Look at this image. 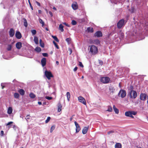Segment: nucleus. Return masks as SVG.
I'll list each match as a JSON object with an SVG mask.
<instances>
[{
	"instance_id": "30",
	"label": "nucleus",
	"mask_w": 148,
	"mask_h": 148,
	"mask_svg": "<svg viewBox=\"0 0 148 148\" xmlns=\"http://www.w3.org/2000/svg\"><path fill=\"white\" fill-rule=\"evenodd\" d=\"M39 42L40 46L42 47H44V44L42 42V40L41 39L40 40Z\"/></svg>"
},
{
	"instance_id": "31",
	"label": "nucleus",
	"mask_w": 148,
	"mask_h": 148,
	"mask_svg": "<svg viewBox=\"0 0 148 148\" xmlns=\"http://www.w3.org/2000/svg\"><path fill=\"white\" fill-rule=\"evenodd\" d=\"M39 22L41 24L42 26L43 27L45 23L43 20L41 18H39Z\"/></svg>"
},
{
	"instance_id": "15",
	"label": "nucleus",
	"mask_w": 148,
	"mask_h": 148,
	"mask_svg": "<svg viewBox=\"0 0 148 148\" xmlns=\"http://www.w3.org/2000/svg\"><path fill=\"white\" fill-rule=\"evenodd\" d=\"M95 36L99 37L102 36V34L100 31H98L95 33Z\"/></svg>"
},
{
	"instance_id": "8",
	"label": "nucleus",
	"mask_w": 148,
	"mask_h": 148,
	"mask_svg": "<svg viewBox=\"0 0 148 148\" xmlns=\"http://www.w3.org/2000/svg\"><path fill=\"white\" fill-rule=\"evenodd\" d=\"M78 99L79 102L85 105H86V100L82 96H79L78 97Z\"/></svg>"
},
{
	"instance_id": "43",
	"label": "nucleus",
	"mask_w": 148,
	"mask_h": 148,
	"mask_svg": "<svg viewBox=\"0 0 148 148\" xmlns=\"http://www.w3.org/2000/svg\"><path fill=\"white\" fill-rule=\"evenodd\" d=\"M66 40L69 44L70 43L71 39L70 38H67L66 39Z\"/></svg>"
},
{
	"instance_id": "2",
	"label": "nucleus",
	"mask_w": 148,
	"mask_h": 148,
	"mask_svg": "<svg viewBox=\"0 0 148 148\" xmlns=\"http://www.w3.org/2000/svg\"><path fill=\"white\" fill-rule=\"evenodd\" d=\"M129 95L131 98L135 99L137 96V93L135 91L131 90L129 92Z\"/></svg>"
},
{
	"instance_id": "16",
	"label": "nucleus",
	"mask_w": 148,
	"mask_h": 148,
	"mask_svg": "<svg viewBox=\"0 0 148 148\" xmlns=\"http://www.w3.org/2000/svg\"><path fill=\"white\" fill-rule=\"evenodd\" d=\"M14 33L15 32L14 30L12 28L9 31V34L10 36L11 37H13L14 34Z\"/></svg>"
},
{
	"instance_id": "1",
	"label": "nucleus",
	"mask_w": 148,
	"mask_h": 148,
	"mask_svg": "<svg viewBox=\"0 0 148 148\" xmlns=\"http://www.w3.org/2000/svg\"><path fill=\"white\" fill-rule=\"evenodd\" d=\"M133 27H135V29H136L137 31L138 30H140L141 28L143 27L145 29H146L147 30H148V23H145V24L143 23H139L138 22L136 21L134 23Z\"/></svg>"
},
{
	"instance_id": "19",
	"label": "nucleus",
	"mask_w": 148,
	"mask_h": 148,
	"mask_svg": "<svg viewBox=\"0 0 148 148\" xmlns=\"http://www.w3.org/2000/svg\"><path fill=\"white\" fill-rule=\"evenodd\" d=\"M88 129V127H85L82 130V133L84 134H85L87 132Z\"/></svg>"
},
{
	"instance_id": "5",
	"label": "nucleus",
	"mask_w": 148,
	"mask_h": 148,
	"mask_svg": "<svg viewBox=\"0 0 148 148\" xmlns=\"http://www.w3.org/2000/svg\"><path fill=\"white\" fill-rule=\"evenodd\" d=\"M45 75L47 78L49 80L51 79V77H53V76L51 72L47 71H45Z\"/></svg>"
},
{
	"instance_id": "24",
	"label": "nucleus",
	"mask_w": 148,
	"mask_h": 148,
	"mask_svg": "<svg viewBox=\"0 0 148 148\" xmlns=\"http://www.w3.org/2000/svg\"><path fill=\"white\" fill-rule=\"evenodd\" d=\"M34 41L36 44H38V40L37 37L35 36L34 37Z\"/></svg>"
},
{
	"instance_id": "3",
	"label": "nucleus",
	"mask_w": 148,
	"mask_h": 148,
	"mask_svg": "<svg viewBox=\"0 0 148 148\" xmlns=\"http://www.w3.org/2000/svg\"><path fill=\"white\" fill-rule=\"evenodd\" d=\"M90 51L92 54H95L97 53L98 49L96 46L94 45H92L90 48Z\"/></svg>"
},
{
	"instance_id": "59",
	"label": "nucleus",
	"mask_w": 148,
	"mask_h": 148,
	"mask_svg": "<svg viewBox=\"0 0 148 148\" xmlns=\"http://www.w3.org/2000/svg\"><path fill=\"white\" fill-rule=\"evenodd\" d=\"M99 64L101 65H102L103 64V62L101 60H99Z\"/></svg>"
},
{
	"instance_id": "20",
	"label": "nucleus",
	"mask_w": 148,
	"mask_h": 148,
	"mask_svg": "<svg viewBox=\"0 0 148 148\" xmlns=\"http://www.w3.org/2000/svg\"><path fill=\"white\" fill-rule=\"evenodd\" d=\"M12 109L11 107H9L8 108L7 113L8 114H11L12 112Z\"/></svg>"
},
{
	"instance_id": "52",
	"label": "nucleus",
	"mask_w": 148,
	"mask_h": 148,
	"mask_svg": "<svg viewBox=\"0 0 148 148\" xmlns=\"http://www.w3.org/2000/svg\"><path fill=\"white\" fill-rule=\"evenodd\" d=\"M30 117L29 115H27L26 116V118H25V119L27 121V120L28 119H29Z\"/></svg>"
},
{
	"instance_id": "12",
	"label": "nucleus",
	"mask_w": 148,
	"mask_h": 148,
	"mask_svg": "<svg viewBox=\"0 0 148 148\" xmlns=\"http://www.w3.org/2000/svg\"><path fill=\"white\" fill-rule=\"evenodd\" d=\"M125 115L126 116H129L133 118H134V116L132 115L131 111L126 112L125 113Z\"/></svg>"
},
{
	"instance_id": "46",
	"label": "nucleus",
	"mask_w": 148,
	"mask_h": 148,
	"mask_svg": "<svg viewBox=\"0 0 148 148\" xmlns=\"http://www.w3.org/2000/svg\"><path fill=\"white\" fill-rule=\"evenodd\" d=\"M6 83H2L1 84V86L2 87V89H3L4 87L5 86V85Z\"/></svg>"
},
{
	"instance_id": "17",
	"label": "nucleus",
	"mask_w": 148,
	"mask_h": 148,
	"mask_svg": "<svg viewBox=\"0 0 148 148\" xmlns=\"http://www.w3.org/2000/svg\"><path fill=\"white\" fill-rule=\"evenodd\" d=\"M22 43L20 42H17L16 44V48L18 49H20L22 47Z\"/></svg>"
},
{
	"instance_id": "32",
	"label": "nucleus",
	"mask_w": 148,
	"mask_h": 148,
	"mask_svg": "<svg viewBox=\"0 0 148 148\" xmlns=\"http://www.w3.org/2000/svg\"><path fill=\"white\" fill-rule=\"evenodd\" d=\"M35 51L37 52H40L41 51V48L39 47H37L35 49Z\"/></svg>"
},
{
	"instance_id": "49",
	"label": "nucleus",
	"mask_w": 148,
	"mask_h": 148,
	"mask_svg": "<svg viewBox=\"0 0 148 148\" xmlns=\"http://www.w3.org/2000/svg\"><path fill=\"white\" fill-rule=\"evenodd\" d=\"M42 55L44 57H47L48 56V54L46 53H42Z\"/></svg>"
},
{
	"instance_id": "39",
	"label": "nucleus",
	"mask_w": 148,
	"mask_h": 148,
	"mask_svg": "<svg viewBox=\"0 0 148 148\" xmlns=\"http://www.w3.org/2000/svg\"><path fill=\"white\" fill-rule=\"evenodd\" d=\"M55 127L54 125H53L51 126L50 129V132H52L54 130Z\"/></svg>"
},
{
	"instance_id": "51",
	"label": "nucleus",
	"mask_w": 148,
	"mask_h": 148,
	"mask_svg": "<svg viewBox=\"0 0 148 148\" xmlns=\"http://www.w3.org/2000/svg\"><path fill=\"white\" fill-rule=\"evenodd\" d=\"M28 2H29V4L30 6V7H31V8L32 9V10H33V8L32 7V5H31V4L30 2V1H29V0H28Z\"/></svg>"
},
{
	"instance_id": "62",
	"label": "nucleus",
	"mask_w": 148,
	"mask_h": 148,
	"mask_svg": "<svg viewBox=\"0 0 148 148\" xmlns=\"http://www.w3.org/2000/svg\"><path fill=\"white\" fill-rule=\"evenodd\" d=\"M121 38H123V37H124V34H122L121 35Z\"/></svg>"
},
{
	"instance_id": "28",
	"label": "nucleus",
	"mask_w": 148,
	"mask_h": 148,
	"mask_svg": "<svg viewBox=\"0 0 148 148\" xmlns=\"http://www.w3.org/2000/svg\"><path fill=\"white\" fill-rule=\"evenodd\" d=\"M66 97H67V100L69 101L70 100V98L71 95L70 93L69 92H67L66 93Z\"/></svg>"
},
{
	"instance_id": "44",
	"label": "nucleus",
	"mask_w": 148,
	"mask_h": 148,
	"mask_svg": "<svg viewBox=\"0 0 148 148\" xmlns=\"http://www.w3.org/2000/svg\"><path fill=\"white\" fill-rule=\"evenodd\" d=\"M76 22L75 20H73L72 21L71 23L73 25H75L76 24Z\"/></svg>"
},
{
	"instance_id": "40",
	"label": "nucleus",
	"mask_w": 148,
	"mask_h": 148,
	"mask_svg": "<svg viewBox=\"0 0 148 148\" xmlns=\"http://www.w3.org/2000/svg\"><path fill=\"white\" fill-rule=\"evenodd\" d=\"M112 111V109L110 106H108V109L107 110V111L110 112H111Z\"/></svg>"
},
{
	"instance_id": "9",
	"label": "nucleus",
	"mask_w": 148,
	"mask_h": 148,
	"mask_svg": "<svg viewBox=\"0 0 148 148\" xmlns=\"http://www.w3.org/2000/svg\"><path fill=\"white\" fill-rule=\"evenodd\" d=\"M74 123L76 127V133H77L79 131L80 128L79 124L76 121H75Z\"/></svg>"
},
{
	"instance_id": "11",
	"label": "nucleus",
	"mask_w": 148,
	"mask_h": 148,
	"mask_svg": "<svg viewBox=\"0 0 148 148\" xmlns=\"http://www.w3.org/2000/svg\"><path fill=\"white\" fill-rule=\"evenodd\" d=\"M147 97V95L145 94L141 93L140 96V99L142 100H145Z\"/></svg>"
},
{
	"instance_id": "58",
	"label": "nucleus",
	"mask_w": 148,
	"mask_h": 148,
	"mask_svg": "<svg viewBox=\"0 0 148 148\" xmlns=\"http://www.w3.org/2000/svg\"><path fill=\"white\" fill-rule=\"evenodd\" d=\"M49 13L51 16H53V14L51 12L49 11Z\"/></svg>"
},
{
	"instance_id": "55",
	"label": "nucleus",
	"mask_w": 148,
	"mask_h": 148,
	"mask_svg": "<svg viewBox=\"0 0 148 148\" xmlns=\"http://www.w3.org/2000/svg\"><path fill=\"white\" fill-rule=\"evenodd\" d=\"M69 51H70V54H71V53H72V49H70V48H69Z\"/></svg>"
},
{
	"instance_id": "57",
	"label": "nucleus",
	"mask_w": 148,
	"mask_h": 148,
	"mask_svg": "<svg viewBox=\"0 0 148 148\" xmlns=\"http://www.w3.org/2000/svg\"><path fill=\"white\" fill-rule=\"evenodd\" d=\"M77 69V67H75L73 69V71H76Z\"/></svg>"
},
{
	"instance_id": "63",
	"label": "nucleus",
	"mask_w": 148,
	"mask_h": 148,
	"mask_svg": "<svg viewBox=\"0 0 148 148\" xmlns=\"http://www.w3.org/2000/svg\"><path fill=\"white\" fill-rule=\"evenodd\" d=\"M38 104L39 105H41L42 104V103L41 102H40V101H39L38 102Z\"/></svg>"
},
{
	"instance_id": "29",
	"label": "nucleus",
	"mask_w": 148,
	"mask_h": 148,
	"mask_svg": "<svg viewBox=\"0 0 148 148\" xmlns=\"http://www.w3.org/2000/svg\"><path fill=\"white\" fill-rule=\"evenodd\" d=\"M18 92L20 94L22 95H24L25 94V91L22 89H20Z\"/></svg>"
},
{
	"instance_id": "27",
	"label": "nucleus",
	"mask_w": 148,
	"mask_h": 148,
	"mask_svg": "<svg viewBox=\"0 0 148 148\" xmlns=\"http://www.w3.org/2000/svg\"><path fill=\"white\" fill-rule=\"evenodd\" d=\"M59 29L60 30L61 32H63L64 31L63 26H62V24H60L59 26Z\"/></svg>"
},
{
	"instance_id": "64",
	"label": "nucleus",
	"mask_w": 148,
	"mask_h": 148,
	"mask_svg": "<svg viewBox=\"0 0 148 148\" xmlns=\"http://www.w3.org/2000/svg\"><path fill=\"white\" fill-rule=\"evenodd\" d=\"M38 13L39 14H41L42 12L40 10H39L38 11Z\"/></svg>"
},
{
	"instance_id": "18",
	"label": "nucleus",
	"mask_w": 148,
	"mask_h": 148,
	"mask_svg": "<svg viewBox=\"0 0 148 148\" xmlns=\"http://www.w3.org/2000/svg\"><path fill=\"white\" fill-rule=\"evenodd\" d=\"M109 92L110 94H113L115 92V89L114 87L110 86L109 88Z\"/></svg>"
},
{
	"instance_id": "26",
	"label": "nucleus",
	"mask_w": 148,
	"mask_h": 148,
	"mask_svg": "<svg viewBox=\"0 0 148 148\" xmlns=\"http://www.w3.org/2000/svg\"><path fill=\"white\" fill-rule=\"evenodd\" d=\"M93 43L95 44L98 45L100 44V41L98 39H95L94 40Z\"/></svg>"
},
{
	"instance_id": "48",
	"label": "nucleus",
	"mask_w": 148,
	"mask_h": 148,
	"mask_svg": "<svg viewBox=\"0 0 148 148\" xmlns=\"http://www.w3.org/2000/svg\"><path fill=\"white\" fill-rule=\"evenodd\" d=\"M79 65L82 67H84L83 65L82 64V63L80 62H79Z\"/></svg>"
},
{
	"instance_id": "35",
	"label": "nucleus",
	"mask_w": 148,
	"mask_h": 148,
	"mask_svg": "<svg viewBox=\"0 0 148 148\" xmlns=\"http://www.w3.org/2000/svg\"><path fill=\"white\" fill-rule=\"evenodd\" d=\"M12 45H8L7 48V49L8 51H10L11 50L12 48Z\"/></svg>"
},
{
	"instance_id": "56",
	"label": "nucleus",
	"mask_w": 148,
	"mask_h": 148,
	"mask_svg": "<svg viewBox=\"0 0 148 148\" xmlns=\"http://www.w3.org/2000/svg\"><path fill=\"white\" fill-rule=\"evenodd\" d=\"M36 3L37 5H38V6H40V4L37 1H36Z\"/></svg>"
},
{
	"instance_id": "47",
	"label": "nucleus",
	"mask_w": 148,
	"mask_h": 148,
	"mask_svg": "<svg viewBox=\"0 0 148 148\" xmlns=\"http://www.w3.org/2000/svg\"><path fill=\"white\" fill-rule=\"evenodd\" d=\"M132 115H135L136 114V112L134 111H131Z\"/></svg>"
},
{
	"instance_id": "41",
	"label": "nucleus",
	"mask_w": 148,
	"mask_h": 148,
	"mask_svg": "<svg viewBox=\"0 0 148 148\" xmlns=\"http://www.w3.org/2000/svg\"><path fill=\"white\" fill-rule=\"evenodd\" d=\"M53 43L56 48L57 49H59V47L57 44L54 41H53Z\"/></svg>"
},
{
	"instance_id": "38",
	"label": "nucleus",
	"mask_w": 148,
	"mask_h": 148,
	"mask_svg": "<svg viewBox=\"0 0 148 148\" xmlns=\"http://www.w3.org/2000/svg\"><path fill=\"white\" fill-rule=\"evenodd\" d=\"M31 32L33 35H35L36 34V31L35 29H33L31 30Z\"/></svg>"
},
{
	"instance_id": "61",
	"label": "nucleus",
	"mask_w": 148,
	"mask_h": 148,
	"mask_svg": "<svg viewBox=\"0 0 148 148\" xmlns=\"http://www.w3.org/2000/svg\"><path fill=\"white\" fill-rule=\"evenodd\" d=\"M113 131H110V132H108V134H110L111 133H113Z\"/></svg>"
},
{
	"instance_id": "54",
	"label": "nucleus",
	"mask_w": 148,
	"mask_h": 148,
	"mask_svg": "<svg viewBox=\"0 0 148 148\" xmlns=\"http://www.w3.org/2000/svg\"><path fill=\"white\" fill-rule=\"evenodd\" d=\"M63 23L64 24V25H65L66 26H67L68 27H70V25H69L68 24L66 23Z\"/></svg>"
},
{
	"instance_id": "36",
	"label": "nucleus",
	"mask_w": 148,
	"mask_h": 148,
	"mask_svg": "<svg viewBox=\"0 0 148 148\" xmlns=\"http://www.w3.org/2000/svg\"><path fill=\"white\" fill-rule=\"evenodd\" d=\"M24 25L25 27H27V23L25 19H24Z\"/></svg>"
},
{
	"instance_id": "53",
	"label": "nucleus",
	"mask_w": 148,
	"mask_h": 148,
	"mask_svg": "<svg viewBox=\"0 0 148 148\" xmlns=\"http://www.w3.org/2000/svg\"><path fill=\"white\" fill-rule=\"evenodd\" d=\"M13 123V122L12 121L6 124V125H10L11 124H12Z\"/></svg>"
},
{
	"instance_id": "13",
	"label": "nucleus",
	"mask_w": 148,
	"mask_h": 148,
	"mask_svg": "<svg viewBox=\"0 0 148 148\" xmlns=\"http://www.w3.org/2000/svg\"><path fill=\"white\" fill-rule=\"evenodd\" d=\"M46 63V58H43L41 60V64L43 67L44 66Z\"/></svg>"
},
{
	"instance_id": "23",
	"label": "nucleus",
	"mask_w": 148,
	"mask_h": 148,
	"mask_svg": "<svg viewBox=\"0 0 148 148\" xmlns=\"http://www.w3.org/2000/svg\"><path fill=\"white\" fill-rule=\"evenodd\" d=\"M115 148H121V145L120 143H117L115 145Z\"/></svg>"
},
{
	"instance_id": "45",
	"label": "nucleus",
	"mask_w": 148,
	"mask_h": 148,
	"mask_svg": "<svg viewBox=\"0 0 148 148\" xmlns=\"http://www.w3.org/2000/svg\"><path fill=\"white\" fill-rule=\"evenodd\" d=\"M134 7H132L129 10L132 13H133L134 11Z\"/></svg>"
},
{
	"instance_id": "6",
	"label": "nucleus",
	"mask_w": 148,
	"mask_h": 148,
	"mask_svg": "<svg viewBox=\"0 0 148 148\" xmlns=\"http://www.w3.org/2000/svg\"><path fill=\"white\" fill-rule=\"evenodd\" d=\"M126 95V93L125 91L123 89L121 90L118 93V95H120V97L122 98L125 97Z\"/></svg>"
},
{
	"instance_id": "25",
	"label": "nucleus",
	"mask_w": 148,
	"mask_h": 148,
	"mask_svg": "<svg viewBox=\"0 0 148 148\" xmlns=\"http://www.w3.org/2000/svg\"><path fill=\"white\" fill-rule=\"evenodd\" d=\"M87 30L88 32H93V28L91 27H88Z\"/></svg>"
},
{
	"instance_id": "37",
	"label": "nucleus",
	"mask_w": 148,
	"mask_h": 148,
	"mask_svg": "<svg viewBox=\"0 0 148 148\" xmlns=\"http://www.w3.org/2000/svg\"><path fill=\"white\" fill-rule=\"evenodd\" d=\"M52 38L57 42H59V40L56 36H52Z\"/></svg>"
},
{
	"instance_id": "34",
	"label": "nucleus",
	"mask_w": 148,
	"mask_h": 148,
	"mask_svg": "<svg viewBox=\"0 0 148 148\" xmlns=\"http://www.w3.org/2000/svg\"><path fill=\"white\" fill-rule=\"evenodd\" d=\"M29 96L31 98L33 99L35 97L36 95L33 93H31L29 94Z\"/></svg>"
},
{
	"instance_id": "10",
	"label": "nucleus",
	"mask_w": 148,
	"mask_h": 148,
	"mask_svg": "<svg viewBox=\"0 0 148 148\" xmlns=\"http://www.w3.org/2000/svg\"><path fill=\"white\" fill-rule=\"evenodd\" d=\"M71 6L72 8L74 10H76L78 8V5L76 2H73Z\"/></svg>"
},
{
	"instance_id": "14",
	"label": "nucleus",
	"mask_w": 148,
	"mask_h": 148,
	"mask_svg": "<svg viewBox=\"0 0 148 148\" xmlns=\"http://www.w3.org/2000/svg\"><path fill=\"white\" fill-rule=\"evenodd\" d=\"M15 36L18 39H20L22 37V36L20 32L18 31L16 32L15 34Z\"/></svg>"
},
{
	"instance_id": "60",
	"label": "nucleus",
	"mask_w": 148,
	"mask_h": 148,
	"mask_svg": "<svg viewBox=\"0 0 148 148\" xmlns=\"http://www.w3.org/2000/svg\"><path fill=\"white\" fill-rule=\"evenodd\" d=\"M4 132L3 131H1V136H3V134Z\"/></svg>"
},
{
	"instance_id": "4",
	"label": "nucleus",
	"mask_w": 148,
	"mask_h": 148,
	"mask_svg": "<svg viewBox=\"0 0 148 148\" xmlns=\"http://www.w3.org/2000/svg\"><path fill=\"white\" fill-rule=\"evenodd\" d=\"M110 80V79L108 77H103L101 78V81L104 84H107L109 82Z\"/></svg>"
},
{
	"instance_id": "42",
	"label": "nucleus",
	"mask_w": 148,
	"mask_h": 148,
	"mask_svg": "<svg viewBox=\"0 0 148 148\" xmlns=\"http://www.w3.org/2000/svg\"><path fill=\"white\" fill-rule=\"evenodd\" d=\"M50 119L51 118L50 117H48L47 119L45 121V123H48L50 121Z\"/></svg>"
},
{
	"instance_id": "50",
	"label": "nucleus",
	"mask_w": 148,
	"mask_h": 148,
	"mask_svg": "<svg viewBox=\"0 0 148 148\" xmlns=\"http://www.w3.org/2000/svg\"><path fill=\"white\" fill-rule=\"evenodd\" d=\"M45 98L49 100H51L52 99V97H46Z\"/></svg>"
},
{
	"instance_id": "21",
	"label": "nucleus",
	"mask_w": 148,
	"mask_h": 148,
	"mask_svg": "<svg viewBox=\"0 0 148 148\" xmlns=\"http://www.w3.org/2000/svg\"><path fill=\"white\" fill-rule=\"evenodd\" d=\"M62 108V106L60 103H59L58 104V112H60L61 110V109Z\"/></svg>"
},
{
	"instance_id": "33",
	"label": "nucleus",
	"mask_w": 148,
	"mask_h": 148,
	"mask_svg": "<svg viewBox=\"0 0 148 148\" xmlns=\"http://www.w3.org/2000/svg\"><path fill=\"white\" fill-rule=\"evenodd\" d=\"M14 97L16 99L18 98L19 96V95L17 93H15L14 95Z\"/></svg>"
},
{
	"instance_id": "7",
	"label": "nucleus",
	"mask_w": 148,
	"mask_h": 148,
	"mask_svg": "<svg viewBox=\"0 0 148 148\" xmlns=\"http://www.w3.org/2000/svg\"><path fill=\"white\" fill-rule=\"evenodd\" d=\"M125 25L124 20L122 19L120 20L117 23V27L119 28H121Z\"/></svg>"
},
{
	"instance_id": "22",
	"label": "nucleus",
	"mask_w": 148,
	"mask_h": 148,
	"mask_svg": "<svg viewBox=\"0 0 148 148\" xmlns=\"http://www.w3.org/2000/svg\"><path fill=\"white\" fill-rule=\"evenodd\" d=\"M113 109L115 112V113L117 114H118L119 113V110L116 107L115 105H114L113 106Z\"/></svg>"
}]
</instances>
